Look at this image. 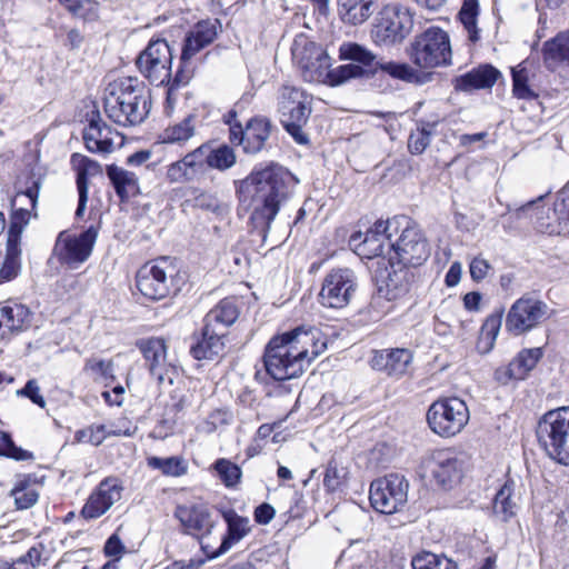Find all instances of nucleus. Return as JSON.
Listing matches in <instances>:
<instances>
[{
  "label": "nucleus",
  "mask_w": 569,
  "mask_h": 569,
  "mask_svg": "<svg viewBox=\"0 0 569 569\" xmlns=\"http://www.w3.org/2000/svg\"><path fill=\"white\" fill-rule=\"evenodd\" d=\"M543 196H540L535 201H529L525 206L520 208L521 211H529V210H537V217H536V228L541 233H547L549 236H553L552 233L546 231L542 227V222L545 223H552L555 222V206L552 209L545 210L543 208L536 207L537 202L541 201Z\"/></svg>",
  "instance_id": "nucleus-55"
},
{
  "label": "nucleus",
  "mask_w": 569,
  "mask_h": 569,
  "mask_svg": "<svg viewBox=\"0 0 569 569\" xmlns=\"http://www.w3.org/2000/svg\"><path fill=\"white\" fill-rule=\"evenodd\" d=\"M436 123H427L412 131L408 139V149L412 154L422 153L431 142Z\"/></svg>",
  "instance_id": "nucleus-50"
},
{
  "label": "nucleus",
  "mask_w": 569,
  "mask_h": 569,
  "mask_svg": "<svg viewBox=\"0 0 569 569\" xmlns=\"http://www.w3.org/2000/svg\"><path fill=\"white\" fill-rule=\"evenodd\" d=\"M221 28L219 20H201L197 22L184 36L180 64L181 68L177 71L173 83L186 84L190 76L186 73L184 69L190 60L199 53L202 49L210 46L218 37V30Z\"/></svg>",
  "instance_id": "nucleus-15"
},
{
  "label": "nucleus",
  "mask_w": 569,
  "mask_h": 569,
  "mask_svg": "<svg viewBox=\"0 0 569 569\" xmlns=\"http://www.w3.org/2000/svg\"><path fill=\"white\" fill-rule=\"evenodd\" d=\"M478 9V0H463L459 12L460 21L467 30L469 39L472 42L479 40V30L477 28Z\"/></svg>",
  "instance_id": "nucleus-48"
},
{
  "label": "nucleus",
  "mask_w": 569,
  "mask_h": 569,
  "mask_svg": "<svg viewBox=\"0 0 569 569\" xmlns=\"http://www.w3.org/2000/svg\"><path fill=\"white\" fill-rule=\"evenodd\" d=\"M230 415L228 411L222 409L213 410L208 417L199 423L198 430L203 433H212L219 427L228 425Z\"/></svg>",
  "instance_id": "nucleus-57"
},
{
  "label": "nucleus",
  "mask_w": 569,
  "mask_h": 569,
  "mask_svg": "<svg viewBox=\"0 0 569 569\" xmlns=\"http://www.w3.org/2000/svg\"><path fill=\"white\" fill-rule=\"evenodd\" d=\"M291 51L306 81L323 83L328 79L331 59L321 46L306 37H298Z\"/></svg>",
  "instance_id": "nucleus-12"
},
{
  "label": "nucleus",
  "mask_w": 569,
  "mask_h": 569,
  "mask_svg": "<svg viewBox=\"0 0 569 569\" xmlns=\"http://www.w3.org/2000/svg\"><path fill=\"white\" fill-rule=\"evenodd\" d=\"M552 234L569 236V181L557 192L555 200V222L542 223Z\"/></svg>",
  "instance_id": "nucleus-32"
},
{
  "label": "nucleus",
  "mask_w": 569,
  "mask_h": 569,
  "mask_svg": "<svg viewBox=\"0 0 569 569\" xmlns=\"http://www.w3.org/2000/svg\"><path fill=\"white\" fill-rule=\"evenodd\" d=\"M147 465L152 469L160 470L162 475L168 477H181L188 472V462L179 456L168 458L149 457Z\"/></svg>",
  "instance_id": "nucleus-42"
},
{
  "label": "nucleus",
  "mask_w": 569,
  "mask_h": 569,
  "mask_svg": "<svg viewBox=\"0 0 569 569\" xmlns=\"http://www.w3.org/2000/svg\"><path fill=\"white\" fill-rule=\"evenodd\" d=\"M542 54L549 69L553 70L559 63L569 66V30L545 42Z\"/></svg>",
  "instance_id": "nucleus-34"
},
{
  "label": "nucleus",
  "mask_w": 569,
  "mask_h": 569,
  "mask_svg": "<svg viewBox=\"0 0 569 569\" xmlns=\"http://www.w3.org/2000/svg\"><path fill=\"white\" fill-rule=\"evenodd\" d=\"M412 569H459L451 559L432 552H422L411 560Z\"/></svg>",
  "instance_id": "nucleus-46"
},
{
  "label": "nucleus",
  "mask_w": 569,
  "mask_h": 569,
  "mask_svg": "<svg viewBox=\"0 0 569 569\" xmlns=\"http://www.w3.org/2000/svg\"><path fill=\"white\" fill-rule=\"evenodd\" d=\"M223 519L228 525L227 533H248L250 531L249 518L239 516L234 510L224 511Z\"/></svg>",
  "instance_id": "nucleus-58"
},
{
  "label": "nucleus",
  "mask_w": 569,
  "mask_h": 569,
  "mask_svg": "<svg viewBox=\"0 0 569 569\" xmlns=\"http://www.w3.org/2000/svg\"><path fill=\"white\" fill-rule=\"evenodd\" d=\"M521 500V486L508 479L493 499V516L500 522H508L517 516Z\"/></svg>",
  "instance_id": "nucleus-25"
},
{
  "label": "nucleus",
  "mask_w": 569,
  "mask_h": 569,
  "mask_svg": "<svg viewBox=\"0 0 569 569\" xmlns=\"http://www.w3.org/2000/svg\"><path fill=\"white\" fill-rule=\"evenodd\" d=\"M263 363L268 375L278 381L297 378L306 370L284 333L274 336L268 342Z\"/></svg>",
  "instance_id": "nucleus-10"
},
{
  "label": "nucleus",
  "mask_w": 569,
  "mask_h": 569,
  "mask_svg": "<svg viewBox=\"0 0 569 569\" xmlns=\"http://www.w3.org/2000/svg\"><path fill=\"white\" fill-rule=\"evenodd\" d=\"M71 164L77 171V189L79 193L78 207L76 210V217H82L87 207L89 181L88 176L94 174L99 171V164L97 161L79 154L73 153L71 156Z\"/></svg>",
  "instance_id": "nucleus-26"
},
{
  "label": "nucleus",
  "mask_w": 569,
  "mask_h": 569,
  "mask_svg": "<svg viewBox=\"0 0 569 569\" xmlns=\"http://www.w3.org/2000/svg\"><path fill=\"white\" fill-rule=\"evenodd\" d=\"M376 2L377 0H338V13L345 23L358 26L371 17Z\"/></svg>",
  "instance_id": "nucleus-31"
},
{
  "label": "nucleus",
  "mask_w": 569,
  "mask_h": 569,
  "mask_svg": "<svg viewBox=\"0 0 569 569\" xmlns=\"http://www.w3.org/2000/svg\"><path fill=\"white\" fill-rule=\"evenodd\" d=\"M419 469L422 478H429L439 488L450 490L460 482L465 461L449 449L435 450L421 459Z\"/></svg>",
  "instance_id": "nucleus-9"
},
{
  "label": "nucleus",
  "mask_w": 569,
  "mask_h": 569,
  "mask_svg": "<svg viewBox=\"0 0 569 569\" xmlns=\"http://www.w3.org/2000/svg\"><path fill=\"white\" fill-rule=\"evenodd\" d=\"M368 77V72L363 67L355 63L339 66L335 69L329 68L328 79L323 83L331 87L340 86L351 79Z\"/></svg>",
  "instance_id": "nucleus-45"
},
{
  "label": "nucleus",
  "mask_w": 569,
  "mask_h": 569,
  "mask_svg": "<svg viewBox=\"0 0 569 569\" xmlns=\"http://www.w3.org/2000/svg\"><path fill=\"white\" fill-rule=\"evenodd\" d=\"M413 28V13L400 3L386 4L377 14L371 36L380 46L402 42Z\"/></svg>",
  "instance_id": "nucleus-7"
},
{
  "label": "nucleus",
  "mask_w": 569,
  "mask_h": 569,
  "mask_svg": "<svg viewBox=\"0 0 569 569\" xmlns=\"http://www.w3.org/2000/svg\"><path fill=\"white\" fill-rule=\"evenodd\" d=\"M197 122V116L189 114L179 123L168 127L161 136L162 142L182 143L188 141L194 136Z\"/></svg>",
  "instance_id": "nucleus-39"
},
{
  "label": "nucleus",
  "mask_w": 569,
  "mask_h": 569,
  "mask_svg": "<svg viewBox=\"0 0 569 569\" xmlns=\"http://www.w3.org/2000/svg\"><path fill=\"white\" fill-rule=\"evenodd\" d=\"M536 432L547 455L558 463L569 466V407L545 413Z\"/></svg>",
  "instance_id": "nucleus-5"
},
{
  "label": "nucleus",
  "mask_w": 569,
  "mask_h": 569,
  "mask_svg": "<svg viewBox=\"0 0 569 569\" xmlns=\"http://www.w3.org/2000/svg\"><path fill=\"white\" fill-rule=\"evenodd\" d=\"M406 51L412 64L422 70L452 64L449 34L439 27H430L415 36Z\"/></svg>",
  "instance_id": "nucleus-3"
},
{
  "label": "nucleus",
  "mask_w": 569,
  "mask_h": 569,
  "mask_svg": "<svg viewBox=\"0 0 569 569\" xmlns=\"http://www.w3.org/2000/svg\"><path fill=\"white\" fill-rule=\"evenodd\" d=\"M207 143L201 144L193 151L187 153L181 160L186 166L189 177L194 180L198 176L203 174L208 169L206 158Z\"/></svg>",
  "instance_id": "nucleus-49"
},
{
  "label": "nucleus",
  "mask_w": 569,
  "mask_h": 569,
  "mask_svg": "<svg viewBox=\"0 0 569 569\" xmlns=\"http://www.w3.org/2000/svg\"><path fill=\"white\" fill-rule=\"evenodd\" d=\"M409 482L405 476L389 473L370 485V502L375 510L390 515L399 511L408 500Z\"/></svg>",
  "instance_id": "nucleus-13"
},
{
  "label": "nucleus",
  "mask_w": 569,
  "mask_h": 569,
  "mask_svg": "<svg viewBox=\"0 0 569 569\" xmlns=\"http://www.w3.org/2000/svg\"><path fill=\"white\" fill-rule=\"evenodd\" d=\"M503 310L490 315L481 327L478 349L480 352H489L495 345L502 323Z\"/></svg>",
  "instance_id": "nucleus-43"
},
{
  "label": "nucleus",
  "mask_w": 569,
  "mask_h": 569,
  "mask_svg": "<svg viewBox=\"0 0 569 569\" xmlns=\"http://www.w3.org/2000/svg\"><path fill=\"white\" fill-rule=\"evenodd\" d=\"M549 317L550 309L546 302L525 295L509 308L505 319V328L512 336H521L539 327Z\"/></svg>",
  "instance_id": "nucleus-11"
},
{
  "label": "nucleus",
  "mask_w": 569,
  "mask_h": 569,
  "mask_svg": "<svg viewBox=\"0 0 569 569\" xmlns=\"http://www.w3.org/2000/svg\"><path fill=\"white\" fill-rule=\"evenodd\" d=\"M207 166L211 169L224 171L236 164L237 156L231 147L228 144H220L217 148H211L207 144L206 150Z\"/></svg>",
  "instance_id": "nucleus-41"
},
{
  "label": "nucleus",
  "mask_w": 569,
  "mask_h": 569,
  "mask_svg": "<svg viewBox=\"0 0 569 569\" xmlns=\"http://www.w3.org/2000/svg\"><path fill=\"white\" fill-rule=\"evenodd\" d=\"M386 239L375 236L372 232L362 233L361 231L355 232L349 239V246L353 251L367 259L379 257L385 252Z\"/></svg>",
  "instance_id": "nucleus-35"
},
{
  "label": "nucleus",
  "mask_w": 569,
  "mask_h": 569,
  "mask_svg": "<svg viewBox=\"0 0 569 569\" xmlns=\"http://www.w3.org/2000/svg\"><path fill=\"white\" fill-rule=\"evenodd\" d=\"M150 107L149 91L138 78H119L106 89L104 112L119 126L140 124L148 117Z\"/></svg>",
  "instance_id": "nucleus-2"
},
{
  "label": "nucleus",
  "mask_w": 569,
  "mask_h": 569,
  "mask_svg": "<svg viewBox=\"0 0 569 569\" xmlns=\"http://www.w3.org/2000/svg\"><path fill=\"white\" fill-rule=\"evenodd\" d=\"M150 373L158 380L159 383L168 381L172 383L177 378L178 372L176 366L168 360L167 352L159 356L156 360L148 365Z\"/></svg>",
  "instance_id": "nucleus-51"
},
{
  "label": "nucleus",
  "mask_w": 569,
  "mask_h": 569,
  "mask_svg": "<svg viewBox=\"0 0 569 569\" xmlns=\"http://www.w3.org/2000/svg\"><path fill=\"white\" fill-rule=\"evenodd\" d=\"M541 356L542 351L540 348L526 349L519 352L511 362L517 371L521 373V379H525L528 372L536 367Z\"/></svg>",
  "instance_id": "nucleus-53"
},
{
  "label": "nucleus",
  "mask_w": 569,
  "mask_h": 569,
  "mask_svg": "<svg viewBox=\"0 0 569 569\" xmlns=\"http://www.w3.org/2000/svg\"><path fill=\"white\" fill-rule=\"evenodd\" d=\"M378 71L387 73L393 79L402 80L406 82L419 81V72L405 62L387 61L380 59L375 62L372 73H376Z\"/></svg>",
  "instance_id": "nucleus-38"
},
{
  "label": "nucleus",
  "mask_w": 569,
  "mask_h": 569,
  "mask_svg": "<svg viewBox=\"0 0 569 569\" xmlns=\"http://www.w3.org/2000/svg\"><path fill=\"white\" fill-rule=\"evenodd\" d=\"M137 346L148 365L167 351V346L162 338L143 339L140 340Z\"/></svg>",
  "instance_id": "nucleus-54"
},
{
  "label": "nucleus",
  "mask_w": 569,
  "mask_h": 569,
  "mask_svg": "<svg viewBox=\"0 0 569 569\" xmlns=\"http://www.w3.org/2000/svg\"><path fill=\"white\" fill-rule=\"evenodd\" d=\"M166 177L167 180L171 183L192 181L191 177H189V172L186 166H183L182 160H178L169 164Z\"/></svg>",
  "instance_id": "nucleus-61"
},
{
  "label": "nucleus",
  "mask_w": 569,
  "mask_h": 569,
  "mask_svg": "<svg viewBox=\"0 0 569 569\" xmlns=\"http://www.w3.org/2000/svg\"><path fill=\"white\" fill-rule=\"evenodd\" d=\"M113 134H118L101 119L99 113L93 116L83 130V141L88 151L108 154L113 150Z\"/></svg>",
  "instance_id": "nucleus-24"
},
{
  "label": "nucleus",
  "mask_w": 569,
  "mask_h": 569,
  "mask_svg": "<svg viewBox=\"0 0 569 569\" xmlns=\"http://www.w3.org/2000/svg\"><path fill=\"white\" fill-rule=\"evenodd\" d=\"M224 338V333L204 325L201 338L190 347V353L197 360H212L223 353Z\"/></svg>",
  "instance_id": "nucleus-27"
},
{
  "label": "nucleus",
  "mask_w": 569,
  "mask_h": 569,
  "mask_svg": "<svg viewBox=\"0 0 569 569\" xmlns=\"http://www.w3.org/2000/svg\"><path fill=\"white\" fill-rule=\"evenodd\" d=\"M412 355L407 349H393L377 352L372 359V367L387 372L389 376L400 377L408 370Z\"/></svg>",
  "instance_id": "nucleus-28"
},
{
  "label": "nucleus",
  "mask_w": 569,
  "mask_h": 569,
  "mask_svg": "<svg viewBox=\"0 0 569 569\" xmlns=\"http://www.w3.org/2000/svg\"><path fill=\"white\" fill-rule=\"evenodd\" d=\"M11 495L14 498V502L18 509H28L32 507L39 498L38 491L33 487L24 486L23 482L17 485Z\"/></svg>",
  "instance_id": "nucleus-56"
},
{
  "label": "nucleus",
  "mask_w": 569,
  "mask_h": 569,
  "mask_svg": "<svg viewBox=\"0 0 569 569\" xmlns=\"http://www.w3.org/2000/svg\"><path fill=\"white\" fill-rule=\"evenodd\" d=\"M415 274L409 266L395 263L390 259V268L386 269V276L378 282V291L387 300H397L409 293Z\"/></svg>",
  "instance_id": "nucleus-21"
},
{
  "label": "nucleus",
  "mask_w": 569,
  "mask_h": 569,
  "mask_svg": "<svg viewBox=\"0 0 569 569\" xmlns=\"http://www.w3.org/2000/svg\"><path fill=\"white\" fill-rule=\"evenodd\" d=\"M84 369L92 373L99 375L103 379L113 377V365L111 361L103 359L91 358L88 359Z\"/></svg>",
  "instance_id": "nucleus-60"
},
{
  "label": "nucleus",
  "mask_w": 569,
  "mask_h": 569,
  "mask_svg": "<svg viewBox=\"0 0 569 569\" xmlns=\"http://www.w3.org/2000/svg\"><path fill=\"white\" fill-rule=\"evenodd\" d=\"M512 93L517 99L533 100L538 98L530 84L531 71L527 61H522L511 69Z\"/></svg>",
  "instance_id": "nucleus-37"
},
{
  "label": "nucleus",
  "mask_w": 569,
  "mask_h": 569,
  "mask_svg": "<svg viewBox=\"0 0 569 569\" xmlns=\"http://www.w3.org/2000/svg\"><path fill=\"white\" fill-rule=\"evenodd\" d=\"M398 262L417 267L421 266L429 257L430 251L421 230L417 226H407L398 240L390 243Z\"/></svg>",
  "instance_id": "nucleus-19"
},
{
  "label": "nucleus",
  "mask_w": 569,
  "mask_h": 569,
  "mask_svg": "<svg viewBox=\"0 0 569 569\" xmlns=\"http://www.w3.org/2000/svg\"><path fill=\"white\" fill-rule=\"evenodd\" d=\"M341 60H351L358 62L361 67H375L376 56L367 48L358 43H343L340 49Z\"/></svg>",
  "instance_id": "nucleus-47"
},
{
  "label": "nucleus",
  "mask_w": 569,
  "mask_h": 569,
  "mask_svg": "<svg viewBox=\"0 0 569 569\" xmlns=\"http://www.w3.org/2000/svg\"><path fill=\"white\" fill-rule=\"evenodd\" d=\"M107 176L121 200H128L139 193V182L136 173L116 164H110L107 167Z\"/></svg>",
  "instance_id": "nucleus-33"
},
{
  "label": "nucleus",
  "mask_w": 569,
  "mask_h": 569,
  "mask_svg": "<svg viewBox=\"0 0 569 569\" xmlns=\"http://www.w3.org/2000/svg\"><path fill=\"white\" fill-rule=\"evenodd\" d=\"M99 229V226H90L78 236L61 231L54 244L58 259L71 267L83 263L92 253Z\"/></svg>",
  "instance_id": "nucleus-17"
},
{
  "label": "nucleus",
  "mask_w": 569,
  "mask_h": 569,
  "mask_svg": "<svg viewBox=\"0 0 569 569\" xmlns=\"http://www.w3.org/2000/svg\"><path fill=\"white\" fill-rule=\"evenodd\" d=\"M357 288L358 279L352 269H332L323 278L318 299L322 307L343 309L351 302Z\"/></svg>",
  "instance_id": "nucleus-14"
},
{
  "label": "nucleus",
  "mask_w": 569,
  "mask_h": 569,
  "mask_svg": "<svg viewBox=\"0 0 569 569\" xmlns=\"http://www.w3.org/2000/svg\"><path fill=\"white\" fill-rule=\"evenodd\" d=\"M172 52L164 39L151 40L138 56L139 71L156 86L169 82L171 78Z\"/></svg>",
  "instance_id": "nucleus-16"
},
{
  "label": "nucleus",
  "mask_w": 569,
  "mask_h": 569,
  "mask_svg": "<svg viewBox=\"0 0 569 569\" xmlns=\"http://www.w3.org/2000/svg\"><path fill=\"white\" fill-rule=\"evenodd\" d=\"M284 335L305 368L327 349L328 338L318 327L302 325Z\"/></svg>",
  "instance_id": "nucleus-18"
},
{
  "label": "nucleus",
  "mask_w": 569,
  "mask_h": 569,
  "mask_svg": "<svg viewBox=\"0 0 569 569\" xmlns=\"http://www.w3.org/2000/svg\"><path fill=\"white\" fill-rule=\"evenodd\" d=\"M121 435L130 436L131 433L129 431L123 432L121 429H108L104 425H94L77 431L76 439L79 442L99 446L107 437Z\"/></svg>",
  "instance_id": "nucleus-44"
},
{
  "label": "nucleus",
  "mask_w": 569,
  "mask_h": 569,
  "mask_svg": "<svg viewBox=\"0 0 569 569\" xmlns=\"http://www.w3.org/2000/svg\"><path fill=\"white\" fill-rule=\"evenodd\" d=\"M239 307L234 298L222 299L204 317V325L227 335L228 328L239 317Z\"/></svg>",
  "instance_id": "nucleus-29"
},
{
  "label": "nucleus",
  "mask_w": 569,
  "mask_h": 569,
  "mask_svg": "<svg viewBox=\"0 0 569 569\" xmlns=\"http://www.w3.org/2000/svg\"><path fill=\"white\" fill-rule=\"evenodd\" d=\"M122 487L119 479H103L96 491L88 498L82 508V516L87 519L99 518L106 513L111 506L121 498Z\"/></svg>",
  "instance_id": "nucleus-22"
},
{
  "label": "nucleus",
  "mask_w": 569,
  "mask_h": 569,
  "mask_svg": "<svg viewBox=\"0 0 569 569\" xmlns=\"http://www.w3.org/2000/svg\"><path fill=\"white\" fill-rule=\"evenodd\" d=\"M343 477V471L330 462L325 472L323 486L329 491H336L341 486Z\"/></svg>",
  "instance_id": "nucleus-62"
},
{
  "label": "nucleus",
  "mask_w": 569,
  "mask_h": 569,
  "mask_svg": "<svg viewBox=\"0 0 569 569\" xmlns=\"http://www.w3.org/2000/svg\"><path fill=\"white\" fill-rule=\"evenodd\" d=\"M213 467L226 487L233 488L240 482L242 471L238 465L221 458L214 462Z\"/></svg>",
  "instance_id": "nucleus-52"
},
{
  "label": "nucleus",
  "mask_w": 569,
  "mask_h": 569,
  "mask_svg": "<svg viewBox=\"0 0 569 569\" xmlns=\"http://www.w3.org/2000/svg\"><path fill=\"white\" fill-rule=\"evenodd\" d=\"M103 552L106 557L121 559L127 552V548L120 540L119 536H109L104 543Z\"/></svg>",
  "instance_id": "nucleus-64"
},
{
  "label": "nucleus",
  "mask_w": 569,
  "mask_h": 569,
  "mask_svg": "<svg viewBox=\"0 0 569 569\" xmlns=\"http://www.w3.org/2000/svg\"><path fill=\"white\" fill-rule=\"evenodd\" d=\"M469 418L466 402L457 397L438 399L427 411L429 428L442 438H451L460 433Z\"/></svg>",
  "instance_id": "nucleus-8"
},
{
  "label": "nucleus",
  "mask_w": 569,
  "mask_h": 569,
  "mask_svg": "<svg viewBox=\"0 0 569 569\" xmlns=\"http://www.w3.org/2000/svg\"><path fill=\"white\" fill-rule=\"evenodd\" d=\"M184 279L169 258H160L142 266L136 277L140 293L150 300H161L181 289Z\"/></svg>",
  "instance_id": "nucleus-4"
},
{
  "label": "nucleus",
  "mask_w": 569,
  "mask_h": 569,
  "mask_svg": "<svg viewBox=\"0 0 569 569\" xmlns=\"http://www.w3.org/2000/svg\"><path fill=\"white\" fill-rule=\"evenodd\" d=\"M499 76L500 72L495 67L490 64L479 66L458 77L455 82V88L461 91L491 88Z\"/></svg>",
  "instance_id": "nucleus-30"
},
{
  "label": "nucleus",
  "mask_w": 569,
  "mask_h": 569,
  "mask_svg": "<svg viewBox=\"0 0 569 569\" xmlns=\"http://www.w3.org/2000/svg\"><path fill=\"white\" fill-rule=\"evenodd\" d=\"M40 182L32 181V186L23 191H18L12 199V217L9 232L21 234L23 228L29 223L31 210L38 203Z\"/></svg>",
  "instance_id": "nucleus-23"
},
{
  "label": "nucleus",
  "mask_w": 569,
  "mask_h": 569,
  "mask_svg": "<svg viewBox=\"0 0 569 569\" xmlns=\"http://www.w3.org/2000/svg\"><path fill=\"white\" fill-rule=\"evenodd\" d=\"M207 559H216L238 543L243 536H194Z\"/></svg>",
  "instance_id": "nucleus-36"
},
{
  "label": "nucleus",
  "mask_w": 569,
  "mask_h": 569,
  "mask_svg": "<svg viewBox=\"0 0 569 569\" xmlns=\"http://www.w3.org/2000/svg\"><path fill=\"white\" fill-rule=\"evenodd\" d=\"M30 320V311L22 305L0 307V329L21 330Z\"/></svg>",
  "instance_id": "nucleus-40"
},
{
  "label": "nucleus",
  "mask_w": 569,
  "mask_h": 569,
  "mask_svg": "<svg viewBox=\"0 0 569 569\" xmlns=\"http://www.w3.org/2000/svg\"><path fill=\"white\" fill-rule=\"evenodd\" d=\"M272 129L269 119L257 117L249 120L244 129L241 123L231 126V142L242 146L246 153L254 154L264 149Z\"/></svg>",
  "instance_id": "nucleus-20"
},
{
  "label": "nucleus",
  "mask_w": 569,
  "mask_h": 569,
  "mask_svg": "<svg viewBox=\"0 0 569 569\" xmlns=\"http://www.w3.org/2000/svg\"><path fill=\"white\" fill-rule=\"evenodd\" d=\"M278 111L286 131L299 144L309 142L303 127L311 113V97L302 89L282 86L278 96Z\"/></svg>",
  "instance_id": "nucleus-6"
},
{
  "label": "nucleus",
  "mask_w": 569,
  "mask_h": 569,
  "mask_svg": "<svg viewBox=\"0 0 569 569\" xmlns=\"http://www.w3.org/2000/svg\"><path fill=\"white\" fill-rule=\"evenodd\" d=\"M490 269V263L482 257H475L469 264L470 276L477 282L482 281Z\"/></svg>",
  "instance_id": "nucleus-63"
},
{
  "label": "nucleus",
  "mask_w": 569,
  "mask_h": 569,
  "mask_svg": "<svg viewBox=\"0 0 569 569\" xmlns=\"http://www.w3.org/2000/svg\"><path fill=\"white\" fill-rule=\"evenodd\" d=\"M41 561V550L38 547H31L28 552L12 563L8 569H33Z\"/></svg>",
  "instance_id": "nucleus-59"
},
{
  "label": "nucleus",
  "mask_w": 569,
  "mask_h": 569,
  "mask_svg": "<svg viewBox=\"0 0 569 569\" xmlns=\"http://www.w3.org/2000/svg\"><path fill=\"white\" fill-rule=\"evenodd\" d=\"M298 182L291 172L274 163L254 169L241 181L240 202L250 210V221L263 238Z\"/></svg>",
  "instance_id": "nucleus-1"
}]
</instances>
